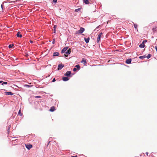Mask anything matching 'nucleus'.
Returning a JSON list of instances; mask_svg holds the SVG:
<instances>
[{
  "instance_id": "7c9ffc66",
  "label": "nucleus",
  "mask_w": 157,
  "mask_h": 157,
  "mask_svg": "<svg viewBox=\"0 0 157 157\" xmlns=\"http://www.w3.org/2000/svg\"><path fill=\"white\" fill-rule=\"evenodd\" d=\"M57 0H53V1L54 3H56L57 2Z\"/></svg>"
},
{
  "instance_id": "cd10ccee",
  "label": "nucleus",
  "mask_w": 157,
  "mask_h": 157,
  "mask_svg": "<svg viewBox=\"0 0 157 157\" xmlns=\"http://www.w3.org/2000/svg\"><path fill=\"white\" fill-rule=\"evenodd\" d=\"M55 39H54L53 40V41H52V44H54L55 43Z\"/></svg>"
},
{
  "instance_id": "a878e982",
  "label": "nucleus",
  "mask_w": 157,
  "mask_h": 157,
  "mask_svg": "<svg viewBox=\"0 0 157 157\" xmlns=\"http://www.w3.org/2000/svg\"><path fill=\"white\" fill-rule=\"evenodd\" d=\"M134 26L135 29H137V25L136 24H134Z\"/></svg>"
},
{
  "instance_id": "aec40b11",
  "label": "nucleus",
  "mask_w": 157,
  "mask_h": 157,
  "mask_svg": "<svg viewBox=\"0 0 157 157\" xmlns=\"http://www.w3.org/2000/svg\"><path fill=\"white\" fill-rule=\"evenodd\" d=\"M18 115L20 116H21V115H22V114L21 113V109H20L18 112Z\"/></svg>"
},
{
  "instance_id": "f03ea898",
  "label": "nucleus",
  "mask_w": 157,
  "mask_h": 157,
  "mask_svg": "<svg viewBox=\"0 0 157 157\" xmlns=\"http://www.w3.org/2000/svg\"><path fill=\"white\" fill-rule=\"evenodd\" d=\"M102 35V33H101L98 34V38H97V43H99V41H100L101 37Z\"/></svg>"
},
{
  "instance_id": "2f4dec72",
  "label": "nucleus",
  "mask_w": 157,
  "mask_h": 157,
  "mask_svg": "<svg viewBox=\"0 0 157 157\" xmlns=\"http://www.w3.org/2000/svg\"><path fill=\"white\" fill-rule=\"evenodd\" d=\"M25 86L29 87L31 86H29V85H25Z\"/></svg>"
},
{
  "instance_id": "4be33fe9",
  "label": "nucleus",
  "mask_w": 157,
  "mask_h": 157,
  "mask_svg": "<svg viewBox=\"0 0 157 157\" xmlns=\"http://www.w3.org/2000/svg\"><path fill=\"white\" fill-rule=\"evenodd\" d=\"M14 46L13 44H10L9 45V48H12Z\"/></svg>"
},
{
  "instance_id": "412c9836",
  "label": "nucleus",
  "mask_w": 157,
  "mask_h": 157,
  "mask_svg": "<svg viewBox=\"0 0 157 157\" xmlns=\"http://www.w3.org/2000/svg\"><path fill=\"white\" fill-rule=\"evenodd\" d=\"M145 57H146L145 56H140L139 57V58L140 59H142L144 58Z\"/></svg>"
},
{
  "instance_id": "39448f33",
  "label": "nucleus",
  "mask_w": 157,
  "mask_h": 157,
  "mask_svg": "<svg viewBox=\"0 0 157 157\" xmlns=\"http://www.w3.org/2000/svg\"><path fill=\"white\" fill-rule=\"evenodd\" d=\"M68 48V47H65L64 48H63L61 51V53H63L65 52L67 49Z\"/></svg>"
},
{
  "instance_id": "a211bd4d",
  "label": "nucleus",
  "mask_w": 157,
  "mask_h": 157,
  "mask_svg": "<svg viewBox=\"0 0 157 157\" xmlns=\"http://www.w3.org/2000/svg\"><path fill=\"white\" fill-rule=\"evenodd\" d=\"M83 2L86 4L89 3V1L88 0H83Z\"/></svg>"
},
{
  "instance_id": "9d476101",
  "label": "nucleus",
  "mask_w": 157,
  "mask_h": 157,
  "mask_svg": "<svg viewBox=\"0 0 157 157\" xmlns=\"http://www.w3.org/2000/svg\"><path fill=\"white\" fill-rule=\"evenodd\" d=\"M152 30L154 33H156L157 32V27H155L153 28Z\"/></svg>"
},
{
  "instance_id": "7ed1b4c3",
  "label": "nucleus",
  "mask_w": 157,
  "mask_h": 157,
  "mask_svg": "<svg viewBox=\"0 0 157 157\" xmlns=\"http://www.w3.org/2000/svg\"><path fill=\"white\" fill-rule=\"evenodd\" d=\"M71 52V49L70 48L67 51L65 52V54H64V56L65 57H67L68 55L70 54Z\"/></svg>"
},
{
  "instance_id": "f257e3e1",
  "label": "nucleus",
  "mask_w": 157,
  "mask_h": 157,
  "mask_svg": "<svg viewBox=\"0 0 157 157\" xmlns=\"http://www.w3.org/2000/svg\"><path fill=\"white\" fill-rule=\"evenodd\" d=\"M85 31V29L82 28L81 27L79 30L75 32L76 34H78L82 33Z\"/></svg>"
},
{
  "instance_id": "ddd939ff",
  "label": "nucleus",
  "mask_w": 157,
  "mask_h": 157,
  "mask_svg": "<svg viewBox=\"0 0 157 157\" xmlns=\"http://www.w3.org/2000/svg\"><path fill=\"white\" fill-rule=\"evenodd\" d=\"M59 55V53L58 52H54L53 54V56H58Z\"/></svg>"
},
{
  "instance_id": "0eeeda50",
  "label": "nucleus",
  "mask_w": 157,
  "mask_h": 157,
  "mask_svg": "<svg viewBox=\"0 0 157 157\" xmlns=\"http://www.w3.org/2000/svg\"><path fill=\"white\" fill-rule=\"evenodd\" d=\"M71 71H67L66 72V73L64 75L65 76H70V75H71Z\"/></svg>"
},
{
  "instance_id": "1a4fd4ad",
  "label": "nucleus",
  "mask_w": 157,
  "mask_h": 157,
  "mask_svg": "<svg viewBox=\"0 0 157 157\" xmlns=\"http://www.w3.org/2000/svg\"><path fill=\"white\" fill-rule=\"evenodd\" d=\"M16 35L17 37H19L20 38L22 36V35L21 34V33L20 32H18Z\"/></svg>"
},
{
  "instance_id": "4468645a",
  "label": "nucleus",
  "mask_w": 157,
  "mask_h": 157,
  "mask_svg": "<svg viewBox=\"0 0 157 157\" xmlns=\"http://www.w3.org/2000/svg\"><path fill=\"white\" fill-rule=\"evenodd\" d=\"M81 63H83V64L85 65H86L87 63L86 60L84 59H82V61H81Z\"/></svg>"
},
{
  "instance_id": "dca6fc26",
  "label": "nucleus",
  "mask_w": 157,
  "mask_h": 157,
  "mask_svg": "<svg viewBox=\"0 0 157 157\" xmlns=\"http://www.w3.org/2000/svg\"><path fill=\"white\" fill-rule=\"evenodd\" d=\"M84 40L86 43H88L89 42V41L90 38H89V37H88L87 38H85Z\"/></svg>"
},
{
  "instance_id": "20e7f679",
  "label": "nucleus",
  "mask_w": 157,
  "mask_h": 157,
  "mask_svg": "<svg viewBox=\"0 0 157 157\" xmlns=\"http://www.w3.org/2000/svg\"><path fill=\"white\" fill-rule=\"evenodd\" d=\"M25 147L27 149L29 150L32 147V145L30 144H25Z\"/></svg>"
},
{
  "instance_id": "9b49d317",
  "label": "nucleus",
  "mask_w": 157,
  "mask_h": 157,
  "mask_svg": "<svg viewBox=\"0 0 157 157\" xmlns=\"http://www.w3.org/2000/svg\"><path fill=\"white\" fill-rule=\"evenodd\" d=\"M69 80V78L67 77H64L63 78V80L64 81H67Z\"/></svg>"
},
{
  "instance_id": "393cba45",
  "label": "nucleus",
  "mask_w": 157,
  "mask_h": 157,
  "mask_svg": "<svg viewBox=\"0 0 157 157\" xmlns=\"http://www.w3.org/2000/svg\"><path fill=\"white\" fill-rule=\"evenodd\" d=\"M151 54H149L148 55L147 57V59H149V58L151 57Z\"/></svg>"
},
{
  "instance_id": "f8f14e48",
  "label": "nucleus",
  "mask_w": 157,
  "mask_h": 157,
  "mask_svg": "<svg viewBox=\"0 0 157 157\" xmlns=\"http://www.w3.org/2000/svg\"><path fill=\"white\" fill-rule=\"evenodd\" d=\"M5 94L6 95H13V94L11 92H5Z\"/></svg>"
},
{
  "instance_id": "ea45409f",
  "label": "nucleus",
  "mask_w": 157,
  "mask_h": 157,
  "mask_svg": "<svg viewBox=\"0 0 157 157\" xmlns=\"http://www.w3.org/2000/svg\"><path fill=\"white\" fill-rule=\"evenodd\" d=\"M10 128L9 127V128H8V130H9V129H10Z\"/></svg>"
},
{
  "instance_id": "473e14b6",
  "label": "nucleus",
  "mask_w": 157,
  "mask_h": 157,
  "mask_svg": "<svg viewBox=\"0 0 157 157\" xmlns=\"http://www.w3.org/2000/svg\"><path fill=\"white\" fill-rule=\"evenodd\" d=\"M147 41L146 40H144L142 42H144V43L146 42Z\"/></svg>"
},
{
  "instance_id": "e433bc0d",
  "label": "nucleus",
  "mask_w": 157,
  "mask_h": 157,
  "mask_svg": "<svg viewBox=\"0 0 157 157\" xmlns=\"http://www.w3.org/2000/svg\"><path fill=\"white\" fill-rule=\"evenodd\" d=\"M71 157H77V156H71Z\"/></svg>"
},
{
  "instance_id": "f704fd0d",
  "label": "nucleus",
  "mask_w": 157,
  "mask_h": 157,
  "mask_svg": "<svg viewBox=\"0 0 157 157\" xmlns=\"http://www.w3.org/2000/svg\"><path fill=\"white\" fill-rule=\"evenodd\" d=\"M155 48L156 50V52H157V46H155Z\"/></svg>"
},
{
  "instance_id": "c9c22d12",
  "label": "nucleus",
  "mask_w": 157,
  "mask_h": 157,
  "mask_svg": "<svg viewBox=\"0 0 157 157\" xmlns=\"http://www.w3.org/2000/svg\"><path fill=\"white\" fill-rule=\"evenodd\" d=\"M30 42L31 43H33V41L31 40H30Z\"/></svg>"
},
{
  "instance_id": "b1692460",
  "label": "nucleus",
  "mask_w": 157,
  "mask_h": 157,
  "mask_svg": "<svg viewBox=\"0 0 157 157\" xmlns=\"http://www.w3.org/2000/svg\"><path fill=\"white\" fill-rule=\"evenodd\" d=\"M56 25H54V27H53V29H54V33H56Z\"/></svg>"
},
{
  "instance_id": "6ab92c4d",
  "label": "nucleus",
  "mask_w": 157,
  "mask_h": 157,
  "mask_svg": "<svg viewBox=\"0 0 157 157\" xmlns=\"http://www.w3.org/2000/svg\"><path fill=\"white\" fill-rule=\"evenodd\" d=\"M75 67H76L78 70H79L80 68V67L78 64L76 65L75 66Z\"/></svg>"
},
{
  "instance_id": "c85d7f7f",
  "label": "nucleus",
  "mask_w": 157,
  "mask_h": 157,
  "mask_svg": "<svg viewBox=\"0 0 157 157\" xmlns=\"http://www.w3.org/2000/svg\"><path fill=\"white\" fill-rule=\"evenodd\" d=\"M77 69L76 68H73V71H77Z\"/></svg>"
},
{
  "instance_id": "2eb2a0df",
  "label": "nucleus",
  "mask_w": 157,
  "mask_h": 157,
  "mask_svg": "<svg viewBox=\"0 0 157 157\" xmlns=\"http://www.w3.org/2000/svg\"><path fill=\"white\" fill-rule=\"evenodd\" d=\"M145 46L144 44V42H142L140 45H139V47L141 48H143Z\"/></svg>"
},
{
  "instance_id": "4c0bfd02",
  "label": "nucleus",
  "mask_w": 157,
  "mask_h": 157,
  "mask_svg": "<svg viewBox=\"0 0 157 157\" xmlns=\"http://www.w3.org/2000/svg\"><path fill=\"white\" fill-rule=\"evenodd\" d=\"M2 6H3V5H1V8H2Z\"/></svg>"
},
{
  "instance_id": "423d86ee",
  "label": "nucleus",
  "mask_w": 157,
  "mask_h": 157,
  "mask_svg": "<svg viewBox=\"0 0 157 157\" xmlns=\"http://www.w3.org/2000/svg\"><path fill=\"white\" fill-rule=\"evenodd\" d=\"M64 67V65H63L62 64H59V65L58 67V70H61L63 67Z\"/></svg>"
},
{
  "instance_id": "f3484780",
  "label": "nucleus",
  "mask_w": 157,
  "mask_h": 157,
  "mask_svg": "<svg viewBox=\"0 0 157 157\" xmlns=\"http://www.w3.org/2000/svg\"><path fill=\"white\" fill-rule=\"evenodd\" d=\"M55 109V107L54 106L52 107L49 110V111L51 112H53Z\"/></svg>"
},
{
  "instance_id": "6e6552de",
  "label": "nucleus",
  "mask_w": 157,
  "mask_h": 157,
  "mask_svg": "<svg viewBox=\"0 0 157 157\" xmlns=\"http://www.w3.org/2000/svg\"><path fill=\"white\" fill-rule=\"evenodd\" d=\"M132 59H128L126 61V63L127 64H130L131 62Z\"/></svg>"
},
{
  "instance_id": "58836bf2",
  "label": "nucleus",
  "mask_w": 157,
  "mask_h": 157,
  "mask_svg": "<svg viewBox=\"0 0 157 157\" xmlns=\"http://www.w3.org/2000/svg\"><path fill=\"white\" fill-rule=\"evenodd\" d=\"M3 81H0V83H2Z\"/></svg>"
},
{
  "instance_id": "72a5a7b5",
  "label": "nucleus",
  "mask_w": 157,
  "mask_h": 157,
  "mask_svg": "<svg viewBox=\"0 0 157 157\" xmlns=\"http://www.w3.org/2000/svg\"><path fill=\"white\" fill-rule=\"evenodd\" d=\"M56 79H55V78H54L53 79V80H52V82H54L55 81H56Z\"/></svg>"
},
{
  "instance_id": "bb28decb",
  "label": "nucleus",
  "mask_w": 157,
  "mask_h": 157,
  "mask_svg": "<svg viewBox=\"0 0 157 157\" xmlns=\"http://www.w3.org/2000/svg\"><path fill=\"white\" fill-rule=\"evenodd\" d=\"M7 84V82H4L2 84V85H3L4 84Z\"/></svg>"
},
{
  "instance_id": "5701e85b",
  "label": "nucleus",
  "mask_w": 157,
  "mask_h": 157,
  "mask_svg": "<svg viewBox=\"0 0 157 157\" xmlns=\"http://www.w3.org/2000/svg\"><path fill=\"white\" fill-rule=\"evenodd\" d=\"M82 9V8H78V9H75V11L76 12H78V11H79L80 10H81V9Z\"/></svg>"
},
{
  "instance_id": "c756f323",
  "label": "nucleus",
  "mask_w": 157,
  "mask_h": 157,
  "mask_svg": "<svg viewBox=\"0 0 157 157\" xmlns=\"http://www.w3.org/2000/svg\"><path fill=\"white\" fill-rule=\"evenodd\" d=\"M35 98H41V97L40 96H36L35 97Z\"/></svg>"
}]
</instances>
